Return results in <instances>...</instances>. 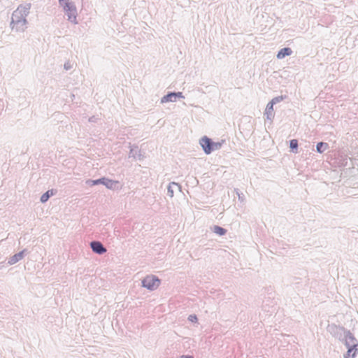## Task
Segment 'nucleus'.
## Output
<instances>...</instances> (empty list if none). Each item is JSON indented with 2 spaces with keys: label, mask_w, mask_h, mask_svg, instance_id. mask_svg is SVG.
Here are the masks:
<instances>
[{
  "label": "nucleus",
  "mask_w": 358,
  "mask_h": 358,
  "mask_svg": "<svg viewBox=\"0 0 358 358\" xmlns=\"http://www.w3.org/2000/svg\"><path fill=\"white\" fill-rule=\"evenodd\" d=\"M161 285L160 279L154 274L146 275L141 282V287L150 292L157 290Z\"/></svg>",
  "instance_id": "1"
},
{
  "label": "nucleus",
  "mask_w": 358,
  "mask_h": 358,
  "mask_svg": "<svg viewBox=\"0 0 358 358\" xmlns=\"http://www.w3.org/2000/svg\"><path fill=\"white\" fill-rule=\"evenodd\" d=\"M200 144L206 154H210L212 151L218 150L222 146L221 143H213L206 136H204L201 139Z\"/></svg>",
  "instance_id": "2"
},
{
  "label": "nucleus",
  "mask_w": 358,
  "mask_h": 358,
  "mask_svg": "<svg viewBox=\"0 0 358 358\" xmlns=\"http://www.w3.org/2000/svg\"><path fill=\"white\" fill-rule=\"evenodd\" d=\"M341 330L343 331V335L338 338V340L344 346L348 345V344H352V343H355V341H357L350 331L343 328H341Z\"/></svg>",
  "instance_id": "3"
},
{
  "label": "nucleus",
  "mask_w": 358,
  "mask_h": 358,
  "mask_svg": "<svg viewBox=\"0 0 358 358\" xmlns=\"http://www.w3.org/2000/svg\"><path fill=\"white\" fill-rule=\"evenodd\" d=\"M64 9L68 15L69 20L76 22V9L74 5L71 3H65Z\"/></svg>",
  "instance_id": "4"
},
{
  "label": "nucleus",
  "mask_w": 358,
  "mask_h": 358,
  "mask_svg": "<svg viewBox=\"0 0 358 358\" xmlns=\"http://www.w3.org/2000/svg\"><path fill=\"white\" fill-rule=\"evenodd\" d=\"M90 245L92 250L98 254L103 253L106 251L102 245L99 242H92Z\"/></svg>",
  "instance_id": "5"
},
{
  "label": "nucleus",
  "mask_w": 358,
  "mask_h": 358,
  "mask_svg": "<svg viewBox=\"0 0 358 358\" xmlns=\"http://www.w3.org/2000/svg\"><path fill=\"white\" fill-rule=\"evenodd\" d=\"M292 54V50L290 48H284L282 49H281L278 55H277V57L278 59H282L284 58L285 56H288V55H290Z\"/></svg>",
  "instance_id": "6"
},
{
  "label": "nucleus",
  "mask_w": 358,
  "mask_h": 358,
  "mask_svg": "<svg viewBox=\"0 0 358 358\" xmlns=\"http://www.w3.org/2000/svg\"><path fill=\"white\" fill-rule=\"evenodd\" d=\"M358 352V348L350 349L343 355V358H355Z\"/></svg>",
  "instance_id": "7"
},
{
  "label": "nucleus",
  "mask_w": 358,
  "mask_h": 358,
  "mask_svg": "<svg viewBox=\"0 0 358 358\" xmlns=\"http://www.w3.org/2000/svg\"><path fill=\"white\" fill-rule=\"evenodd\" d=\"M212 231L217 236H223L225 233V230L218 225H215L213 227Z\"/></svg>",
  "instance_id": "8"
},
{
  "label": "nucleus",
  "mask_w": 358,
  "mask_h": 358,
  "mask_svg": "<svg viewBox=\"0 0 358 358\" xmlns=\"http://www.w3.org/2000/svg\"><path fill=\"white\" fill-rule=\"evenodd\" d=\"M328 148L327 143L320 142L317 145V150L319 152H322L324 150Z\"/></svg>",
  "instance_id": "9"
},
{
  "label": "nucleus",
  "mask_w": 358,
  "mask_h": 358,
  "mask_svg": "<svg viewBox=\"0 0 358 358\" xmlns=\"http://www.w3.org/2000/svg\"><path fill=\"white\" fill-rule=\"evenodd\" d=\"M53 194V190L48 191L45 194H43L41 197V201L42 202H45L50 197V195Z\"/></svg>",
  "instance_id": "10"
},
{
  "label": "nucleus",
  "mask_w": 358,
  "mask_h": 358,
  "mask_svg": "<svg viewBox=\"0 0 358 358\" xmlns=\"http://www.w3.org/2000/svg\"><path fill=\"white\" fill-rule=\"evenodd\" d=\"M180 96L181 95V93H178V94H176V93H171L169 94H168L166 96H164V99L166 101H173V98H176V96Z\"/></svg>",
  "instance_id": "11"
},
{
  "label": "nucleus",
  "mask_w": 358,
  "mask_h": 358,
  "mask_svg": "<svg viewBox=\"0 0 358 358\" xmlns=\"http://www.w3.org/2000/svg\"><path fill=\"white\" fill-rule=\"evenodd\" d=\"M345 347L347 348V350H349L350 349H355V348H358V341H355V343H352V344L345 345Z\"/></svg>",
  "instance_id": "12"
},
{
  "label": "nucleus",
  "mask_w": 358,
  "mask_h": 358,
  "mask_svg": "<svg viewBox=\"0 0 358 358\" xmlns=\"http://www.w3.org/2000/svg\"><path fill=\"white\" fill-rule=\"evenodd\" d=\"M298 147V141L296 139H292L290 141V148L292 149H296Z\"/></svg>",
  "instance_id": "13"
},
{
  "label": "nucleus",
  "mask_w": 358,
  "mask_h": 358,
  "mask_svg": "<svg viewBox=\"0 0 358 358\" xmlns=\"http://www.w3.org/2000/svg\"><path fill=\"white\" fill-rule=\"evenodd\" d=\"M188 320L192 323H196L198 320L195 315H191L188 317Z\"/></svg>",
  "instance_id": "14"
},
{
  "label": "nucleus",
  "mask_w": 358,
  "mask_h": 358,
  "mask_svg": "<svg viewBox=\"0 0 358 358\" xmlns=\"http://www.w3.org/2000/svg\"><path fill=\"white\" fill-rule=\"evenodd\" d=\"M278 101V99H277V98H276V99H273V100L271 101V102L267 105L266 110H273V104H274V103H275V101Z\"/></svg>",
  "instance_id": "15"
},
{
  "label": "nucleus",
  "mask_w": 358,
  "mask_h": 358,
  "mask_svg": "<svg viewBox=\"0 0 358 358\" xmlns=\"http://www.w3.org/2000/svg\"><path fill=\"white\" fill-rule=\"evenodd\" d=\"M91 182H92V185H97L99 183H104V179H99L96 180H92V181H91Z\"/></svg>",
  "instance_id": "16"
},
{
  "label": "nucleus",
  "mask_w": 358,
  "mask_h": 358,
  "mask_svg": "<svg viewBox=\"0 0 358 358\" xmlns=\"http://www.w3.org/2000/svg\"><path fill=\"white\" fill-rule=\"evenodd\" d=\"M113 183V182L112 180H108L106 183L104 182L103 184L105 185H106L107 187H112Z\"/></svg>",
  "instance_id": "17"
},
{
  "label": "nucleus",
  "mask_w": 358,
  "mask_h": 358,
  "mask_svg": "<svg viewBox=\"0 0 358 358\" xmlns=\"http://www.w3.org/2000/svg\"><path fill=\"white\" fill-rule=\"evenodd\" d=\"M18 13H20V9H19V8H17V9L15 11V13H13V16H15Z\"/></svg>",
  "instance_id": "18"
},
{
  "label": "nucleus",
  "mask_w": 358,
  "mask_h": 358,
  "mask_svg": "<svg viewBox=\"0 0 358 358\" xmlns=\"http://www.w3.org/2000/svg\"><path fill=\"white\" fill-rule=\"evenodd\" d=\"M187 358H190V357H187Z\"/></svg>",
  "instance_id": "19"
}]
</instances>
